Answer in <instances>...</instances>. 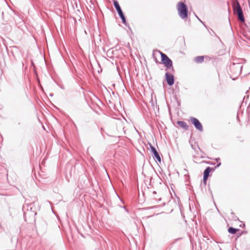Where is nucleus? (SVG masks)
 <instances>
[{
	"label": "nucleus",
	"instance_id": "1",
	"mask_svg": "<svg viewBox=\"0 0 250 250\" xmlns=\"http://www.w3.org/2000/svg\"><path fill=\"white\" fill-rule=\"evenodd\" d=\"M178 14L182 19H185L188 17V9L187 5L182 2H178L177 4Z\"/></svg>",
	"mask_w": 250,
	"mask_h": 250
},
{
	"label": "nucleus",
	"instance_id": "2",
	"mask_svg": "<svg viewBox=\"0 0 250 250\" xmlns=\"http://www.w3.org/2000/svg\"><path fill=\"white\" fill-rule=\"evenodd\" d=\"M233 11L235 12L236 11L237 12L238 19L242 22L245 21V19L243 16L242 8L240 5L239 2L236 0V2L233 4Z\"/></svg>",
	"mask_w": 250,
	"mask_h": 250
},
{
	"label": "nucleus",
	"instance_id": "3",
	"mask_svg": "<svg viewBox=\"0 0 250 250\" xmlns=\"http://www.w3.org/2000/svg\"><path fill=\"white\" fill-rule=\"evenodd\" d=\"M162 62L167 69H171L173 70V67L172 66V61L165 54L161 52L160 53Z\"/></svg>",
	"mask_w": 250,
	"mask_h": 250
},
{
	"label": "nucleus",
	"instance_id": "4",
	"mask_svg": "<svg viewBox=\"0 0 250 250\" xmlns=\"http://www.w3.org/2000/svg\"><path fill=\"white\" fill-rule=\"evenodd\" d=\"M114 5L115 8L117 10V11L118 12V13L120 18L121 19L123 22L124 24H125V22H126L125 18V17L124 16L123 13L122 9H121V7H120L118 2L117 1H114Z\"/></svg>",
	"mask_w": 250,
	"mask_h": 250
},
{
	"label": "nucleus",
	"instance_id": "5",
	"mask_svg": "<svg viewBox=\"0 0 250 250\" xmlns=\"http://www.w3.org/2000/svg\"><path fill=\"white\" fill-rule=\"evenodd\" d=\"M190 120L195 127L200 131H203V127L198 119L194 117H190Z\"/></svg>",
	"mask_w": 250,
	"mask_h": 250
},
{
	"label": "nucleus",
	"instance_id": "6",
	"mask_svg": "<svg viewBox=\"0 0 250 250\" xmlns=\"http://www.w3.org/2000/svg\"><path fill=\"white\" fill-rule=\"evenodd\" d=\"M150 147L151 151L154 155V158L155 159H156V160H157L158 162H161V157H160L158 152L155 149V148L151 145H150Z\"/></svg>",
	"mask_w": 250,
	"mask_h": 250
},
{
	"label": "nucleus",
	"instance_id": "7",
	"mask_svg": "<svg viewBox=\"0 0 250 250\" xmlns=\"http://www.w3.org/2000/svg\"><path fill=\"white\" fill-rule=\"evenodd\" d=\"M166 78L167 80V82L168 85H172L174 83V77L172 75L169 74L168 72L166 73L165 74Z\"/></svg>",
	"mask_w": 250,
	"mask_h": 250
},
{
	"label": "nucleus",
	"instance_id": "8",
	"mask_svg": "<svg viewBox=\"0 0 250 250\" xmlns=\"http://www.w3.org/2000/svg\"><path fill=\"white\" fill-rule=\"evenodd\" d=\"M211 168L210 167H208L206 168V169L205 170L204 172V176H203V181L204 182H206L208 175L209 173L210 172Z\"/></svg>",
	"mask_w": 250,
	"mask_h": 250
},
{
	"label": "nucleus",
	"instance_id": "9",
	"mask_svg": "<svg viewBox=\"0 0 250 250\" xmlns=\"http://www.w3.org/2000/svg\"><path fill=\"white\" fill-rule=\"evenodd\" d=\"M177 124L181 126L182 127H183V128H185V129H188V125H187V124L185 122H183V121H178L177 122Z\"/></svg>",
	"mask_w": 250,
	"mask_h": 250
},
{
	"label": "nucleus",
	"instance_id": "10",
	"mask_svg": "<svg viewBox=\"0 0 250 250\" xmlns=\"http://www.w3.org/2000/svg\"><path fill=\"white\" fill-rule=\"evenodd\" d=\"M204 59L203 56H198L195 58V61L197 63H201L204 61Z\"/></svg>",
	"mask_w": 250,
	"mask_h": 250
},
{
	"label": "nucleus",
	"instance_id": "11",
	"mask_svg": "<svg viewBox=\"0 0 250 250\" xmlns=\"http://www.w3.org/2000/svg\"><path fill=\"white\" fill-rule=\"evenodd\" d=\"M233 65L235 67V68H238L239 69V74H240L241 72V70L242 68V65L239 63H237L236 64H234Z\"/></svg>",
	"mask_w": 250,
	"mask_h": 250
},
{
	"label": "nucleus",
	"instance_id": "12",
	"mask_svg": "<svg viewBox=\"0 0 250 250\" xmlns=\"http://www.w3.org/2000/svg\"><path fill=\"white\" fill-rule=\"evenodd\" d=\"M237 230H238L237 229H234L233 228H229L228 229V231L231 234H234L236 232Z\"/></svg>",
	"mask_w": 250,
	"mask_h": 250
},
{
	"label": "nucleus",
	"instance_id": "13",
	"mask_svg": "<svg viewBox=\"0 0 250 250\" xmlns=\"http://www.w3.org/2000/svg\"><path fill=\"white\" fill-rule=\"evenodd\" d=\"M196 17L197 18V19H198V20H199V21L201 23H203V22H202V21H201V20H200V19H199V18L197 16H196Z\"/></svg>",
	"mask_w": 250,
	"mask_h": 250
},
{
	"label": "nucleus",
	"instance_id": "14",
	"mask_svg": "<svg viewBox=\"0 0 250 250\" xmlns=\"http://www.w3.org/2000/svg\"><path fill=\"white\" fill-rule=\"evenodd\" d=\"M221 165V163H218V164L217 165L216 167H218Z\"/></svg>",
	"mask_w": 250,
	"mask_h": 250
},
{
	"label": "nucleus",
	"instance_id": "15",
	"mask_svg": "<svg viewBox=\"0 0 250 250\" xmlns=\"http://www.w3.org/2000/svg\"><path fill=\"white\" fill-rule=\"evenodd\" d=\"M219 160V158L216 159V161H218V160Z\"/></svg>",
	"mask_w": 250,
	"mask_h": 250
}]
</instances>
